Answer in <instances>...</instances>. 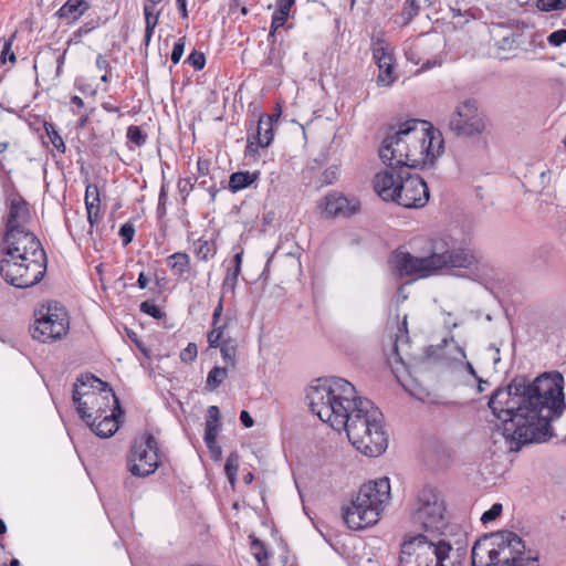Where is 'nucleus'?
<instances>
[{"label":"nucleus","instance_id":"f257e3e1","mask_svg":"<svg viewBox=\"0 0 566 566\" xmlns=\"http://www.w3.org/2000/svg\"><path fill=\"white\" fill-rule=\"evenodd\" d=\"M488 405L502 420L496 433L505 439L510 451L547 442L554 437L551 422L566 408L564 377L559 371L544 373L534 380L516 376L506 387L497 388Z\"/></svg>","mask_w":566,"mask_h":566},{"label":"nucleus","instance_id":"f03ea898","mask_svg":"<svg viewBox=\"0 0 566 566\" xmlns=\"http://www.w3.org/2000/svg\"><path fill=\"white\" fill-rule=\"evenodd\" d=\"M306 398L310 410L334 430H345L357 451L367 457L386 451L382 412L371 400L357 396L352 382L335 376L315 379Z\"/></svg>","mask_w":566,"mask_h":566},{"label":"nucleus","instance_id":"7ed1b4c3","mask_svg":"<svg viewBox=\"0 0 566 566\" xmlns=\"http://www.w3.org/2000/svg\"><path fill=\"white\" fill-rule=\"evenodd\" d=\"M443 140L426 120L407 119L388 127L379 146V157L390 169L422 168L441 154Z\"/></svg>","mask_w":566,"mask_h":566},{"label":"nucleus","instance_id":"20e7f679","mask_svg":"<svg viewBox=\"0 0 566 566\" xmlns=\"http://www.w3.org/2000/svg\"><path fill=\"white\" fill-rule=\"evenodd\" d=\"M72 399L82 420L101 418L116 410L122 411L119 399L108 382L93 374H84L77 378L73 386Z\"/></svg>","mask_w":566,"mask_h":566},{"label":"nucleus","instance_id":"39448f33","mask_svg":"<svg viewBox=\"0 0 566 566\" xmlns=\"http://www.w3.org/2000/svg\"><path fill=\"white\" fill-rule=\"evenodd\" d=\"M390 499L388 478L370 481L360 486L356 499L344 509L343 518L353 530H363L376 524L385 504Z\"/></svg>","mask_w":566,"mask_h":566},{"label":"nucleus","instance_id":"423d86ee","mask_svg":"<svg viewBox=\"0 0 566 566\" xmlns=\"http://www.w3.org/2000/svg\"><path fill=\"white\" fill-rule=\"evenodd\" d=\"M525 553L524 541L503 530L478 539L472 547V566H516Z\"/></svg>","mask_w":566,"mask_h":566},{"label":"nucleus","instance_id":"0eeeda50","mask_svg":"<svg viewBox=\"0 0 566 566\" xmlns=\"http://www.w3.org/2000/svg\"><path fill=\"white\" fill-rule=\"evenodd\" d=\"M453 551L450 542L443 538H429L418 534L406 537L399 557V566H457L465 555V547L457 548V559L447 564Z\"/></svg>","mask_w":566,"mask_h":566},{"label":"nucleus","instance_id":"6e6552de","mask_svg":"<svg viewBox=\"0 0 566 566\" xmlns=\"http://www.w3.org/2000/svg\"><path fill=\"white\" fill-rule=\"evenodd\" d=\"M423 256L431 274L450 268L470 269L476 259L473 252L450 234L431 238Z\"/></svg>","mask_w":566,"mask_h":566},{"label":"nucleus","instance_id":"1a4fd4ad","mask_svg":"<svg viewBox=\"0 0 566 566\" xmlns=\"http://www.w3.org/2000/svg\"><path fill=\"white\" fill-rule=\"evenodd\" d=\"M48 259L28 260L4 255L0 259V274L10 285L18 289L31 287L44 277Z\"/></svg>","mask_w":566,"mask_h":566},{"label":"nucleus","instance_id":"9d476101","mask_svg":"<svg viewBox=\"0 0 566 566\" xmlns=\"http://www.w3.org/2000/svg\"><path fill=\"white\" fill-rule=\"evenodd\" d=\"M413 520L419 523L426 532L442 534L447 526L446 505L440 494L430 488H424L418 495V507Z\"/></svg>","mask_w":566,"mask_h":566},{"label":"nucleus","instance_id":"9b49d317","mask_svg":"<svg viewBox=\"0 0 566 566\" xmlns=\"http://www.w3.org/2000/svg\"><path fill=\"white\" fill-rule=\"evenodd\" d=\"M159 467L158 443L151 433H145L134 440L127 458L128 471L137 478L155 473Z\"/></svg>","mask_w":566,"mask_h":566},{"label":"nucleus","instance_id":"f8f14e48","mask_svg":"<svg viewBox=\"0 0 566 566\" xmlns=\"http://www.w3.org/2000/svg\"><path fill=\"white\" fill-rule=\"evenodd\" d=\"M448 126L457 137L479 136L485 129V115L479 112L476 99L467 98L457 105Z\"/></svg>","mask_w":566,"mask_h":566},{"label":"nucleus","instance_id":"ddd939ff","mask_svg":"<svg viewBox=\"0 0 566 566\" xmlns=\"http://www.w3.org/2000/svg\"><path fill=\"white\" fill-rule=\"evenodd\" d=\"M3 243V255L20 260H28V258L48 259L40 240L29 230L6 232Z\"/></svg>","mask_w":566,"mask_h":566},{"label":"nucleus","instance_id":"4468645a","mask_svg":"<svg viewBox=\"0 0 566 566\" xmlns=\"http://www.w3.org/2000/svg\"><path fill=\"white\" fill-rule=\"evenodd\" d=\"M410 170L405 168L398 175L400 181L396 203L409 209L422 208L429 201V189L423 178Z\"/></svg>","mask_w":566,"mask_h":566},{"label":"nucleus","instance_id":"2eb2a0df","mask_svg":"<svg viewBox=\"0 0 566 566\" xmlns=\"http://www.w3.org/2000/svg\"><path fill=\"white\" fill-rule=\"evenodd\" d=\"M388 268L392 276L397 280L415 275L419 277L431 275L423 256H416L401 247L390 253Z\"/></svg>","mask_w":566,"mask_h":566},{"label":"nucleus","instance_id":"dca6fc26","mask_svg":"<svg viewBox=\"0 0 566 566\" xmlns=\"http://www.w3.org/2000/svg\"><path fill=\"white\" fill-rule=\"evenodd\" d=\"M391 340V349L387 361L391 371L400 381V375L402 373H409V366L412 360V355L409 352L410 342L407 329V317H405L401 325L398 326V332Z\"/></svg>","mask_w":566,"mask_h":566},{"label":"nucleus","instance_id":"f3484780","mask_svg":"<svg viewBox=\"0 0 566 566\" xmlns=\"http://www.w3.org/2000/svg\"><path fill=\"white\" fill-rule=\"evenodd\" d=\"M536 38H501L496 40L489 54L500 60H509L518 56L520 52L536 53L537 46L544 48V41L536 43Z\"/></svg>","mask_w":566,"mask_h":566},{"label":"nucleus","instance_id":"a211bd4d","mask_svg":"<svg viewBox=\"0 0 566 566\" xmlns=\"http://www.w3.org/2000/svg\"><path fill=\"white\" fill-rule=\"evenodd\" d=\"M67 328L69 323L64 315L60 316V314L52 313L49 308L46 314L35 321L32 337L39 342L48 343L60 339L66 334Z\"/></svg>","mask_w":566,"mask_h":566},{"label":"nucleus","instance_id":"6ab92c4d","mask_svg":"<svg viewBox=\"0 0 566 566\" xmlns=\"http://www.w3.org/2000/svg\"><path fill=\"white\" fill-rule=\"evenodd\" d=\"M31 220V212L28 201L20 195L14 193L9 199V213L6 221V232L27 230L25 226Z\"/></svg>","mask_w":566,"mask_h":566},{"label":"nucleus","instance_id":"aec40b11","mask_svg":"<svg viewBox=\"0 0 566 566\" xmlns=\"http://www.w3.org/2000/svg\"><path fill=\"white\" fill-rule=\"evenodd\" d=\"M373 55L378 65L379 74L377 82L379 85L389 86L395 82L392 73L394 55L385 41L380 38L373 45Z\"/></svg>","mask_w":566,"mask_h":566},{"label":"nucleus","instance_id":"412c9836","mask_svg":"<svg viewBox=\"0 0 566 566\" xmlns=\"http://www.w3.org/2000/svg\"><path fill=\"white\" fill-rule=\"evenodd\" d=\"M402 168L387 169L379 171L375 175L373 186L376 193L385 201L396 202L397 196L399 195V181Z\"/></svg>","mask_w":566,"mask_h":566},{"label":"nucleus","instance_id":"4be33fe9","mask_svg":"<svg viewBox=\"0 0 566 566\" xmlns=\"http://www.w3.org/2000/svg\"><path fill=\"white\" fill-rule=\"evenodd\" d=\"M324 212L329 217H350L359 209L356 198H347L342 193H328L325 199Z\"/></svg>","mask_w":566,"mask_h":566},{"label":"nucleus","instance_id":"5701e85b","mask_svg":"<svg viewBox=\"0 0 566 566\" xmlns=\"http://www.w3.org/2000/svg\"><path fill=\"white\" fill-rule=\"evenodd\" d=\"M124 411H112L101 416V418L92 417L90 420H83L99 438L112 437L119 428V418Z\"/></svg>","mask_w":566,"mask_h":566},{"label":"nucleus","instance_id":"b1692460","mask_svg":"<svg viewBox=\"0 0 566 566\" xmlns=\"http://www.w3.org/2000/svg\"><path fill=\"white\" fill-rule=\"evenodd\" d=\"M90 4L86 0H67L56 12L60 20H65L66 23L76 21L85 11H87Z\"/></svg>","mask_w":566,"mask_h":566},{"label":"nucleus","instance_id":"393cba45","mask_svg":"<svg viewBox=\"0 0 566 566\" xmlns=\"http://www.w3.org/2000/svg\"><path fill=\"white\" fill-rule=\"evenodd\" d=\"M280 117V112L276 115H261L258 122L255 139L261 147H268L273 140V120Z\"/></svg>","mask_w":566,"mask_h":566},{"label":"nucleus","instance_id":"a878e982","mask_svg":"<svg viewBox=\"0 0 566 566\" xmlns=\"http://www.w3.org/2000/svg\"><path fill=\"white\" fill-rule=\"evenodd\" d=\"M260 177L259 171H237L230 175L229 189L232 192H238L251 186Z\"/></svg>","mask_w":566,"mask_h":566},{"label":"nucleus","instance_id":"bb28decb","mask_svg":"<svg viewBox=\"0 0 566 566\" xmlns=\"http://www.w3.org/2000/svg\"><path fill=\"white\" fill-rule=\"evenodd\" d=\"M167 264L176 274L182 275L189 270L190 259L187 253L176 252L167 258Z\"/></svg>","mask_w":566,"mask_h":566},{"label":"nucleus","instance_id":"cd10ccee","mask_svg":"<svg viewBox=\"0 0 566 566\" xmlns=\"http://www.w3.org/2000/svg\"><path fill=\"white\" fill-rule=\"evenodd\" d=\"M222 359L227 365L235 367L237 364V342L231 337H227V340H222L220 346Z\"/></svg>","mask_w":566,"mask_h":566},{"label":"nucleus","instance_id":"c85d7f7f","mask_svg":"<svg viewBox=\"0 0 566 566\" xmlns=\"http://www.w3.org/2000/svg\"><path fill=\"white\" fill-rule=\"evenodd\" d=\"M227 377H228L227 367H219V366L213 367L208 373V376H207V381H206L207 388L210 391L216 390L223 382V380Z\"/></svg>","mask_w":566,"mask_h":566},{"label":"nucleus","instance_id":"c756f323","mask_svg":"<svg viewBox=\"0 0 566 566\" xmlns=\"http://www.w3.org/2000/svg\"><path fill=\"white\" fill-rule=\"evenodd\" d=\"M239 460L240 457L237 452H231L229 457L227 458L226 464H224V471L228 478L229 483L234 486L237 481V474L239 470Z\"/></svg>","mask_w":566,"mask_h":566},{"label":"nucleus","instance_id":"7c9ffc66","mask_svg":"<svg viewBox=\"0 0 566 566\" xmlns=\"http://www.w3.org/2000/svg\"><path fill=\"white\" fill-rule=\"evenodd\" d=\"M427 3L428 6L430 4V0H406L405 2V6H403V9H402V12H401V15L403 18V21L405 23H408L413 17H416L420 9H421V3Z\"/></svg>","mask_w":566,"mask_h":566},{"label":"nucleus","instance_id":"2f4dec72","mask_svg":"<svg viewBox=\"0 0 566 566\" xmlns=\"http://www.w3.org/2000/svg\"><path fill=\"white\" fill-rule=\"evenodd\" d=\"M13 38H0V65L6 64L7 61L14 63L17 57L12 51Z\"/></svg>","mask_w":566,"mask_h":566},{"label":"nucleus","instance_id":"473e14b6","mask_svg":"<svg viewBox=\"0 0 566 566\" xmlns=\"http://www.w3.org/2000/svg\"><path fill=\"white\" fill-rule=\"evenodd\" d=\"M144 13L146 21L145 35H151L157 25L159 12L156 11L155 6L150 3L145 6Z\"/></svg>","mask_w":566,"mask_h":566},{"label":"nucleus","instance_id":"72a5a7b5","mask_svg":"<svg viewBox=\"0 0 566 566\" xmlns=\"http://www.w3.org/2000/svg\"><path fill=\"white\" fill-rule=\"evenodd\" d=\"M195 253L198 259L207 261L210 256L216 253L213 243L207 240H198L195 243Z\"/></svg>","mask_w":566,"mask_h":566},{"label":"nucleus","instance_id":"f704fd0d","mask_svg":"<svg viewBox=\"0 0 566 566\" xmlns=\"http://www.w3.org/2000/svg\"><path fill=\"white\" fill-rule=\"evenodd\" d=\"M251 549L253 553V556L259 563V566H266V559H268V551L263 542H261L259 538L251 536Z\"/></svg>","mask_w":566,"mask_h":566},{"label":"nucleus","instance_id":"c9c22d12","mask_svg":"<svg viewBox=\"0 0 566 566\" xmlns=\"http://www.w3.org/2000/svg\"><path fill=\"white\" fill-rule=\"evenodd\" d=\"M44 128H45V132H46V135H48V138L50 139V142L53 144V146L60 151V153H65V144H64V140L63 138L60 136V134L57 133L56 128H55V125L54 124H51V123H45L44 124Z\"/></svg>","mask_w":566,"mask_h":566},{"label":"nucleus","instance_id":"e433bc0d","mask_svg":"<svg viewBox=\"0 0 566 566\" xmlns=\"http://www.w3.org/2000/svg\"><path fill=\"white\" fill-rule=\"evenodd\" d=\"M127 138L130 143L140 147L146 144L147 135L142 130L139 126L132 125L127 129Z\"/></svg>","mask_w":566,"mask_h":566},{"label":"nucleus","instance_id":"4c0bfd02","mask_svg":"<svg viewBox=\"0 0 566 566\" xmlns=\"http://www.w3.org/2000/svg\"><path fill=\"white\" fill-rule=\"evenodd\" d=\"M536 7L545 12L564 10L566 9V0H537Z\"/></svg>","mask_w":566,"mask_h":566},{"label":"nucleus","instance_id":"58836bf2","mask_svg":"<svg viewBox=\"0 0 566 566\" xmlns=\"http://www.w3.org/2000/svg\"><path fill=\"white\" fill-rule=\"evenodd\" d=\"M224 327L226 324L221 326H213V329L208 334V343L210 347H220L222 340H227L223 332Z\"/></svg>","mask_w":566,"mask_h":566},{"label":"nucleus","instance_id":"ea45409f","mask_svg":"<svg viewBox=\"0 0 566 566\" xmlns=\"http://www.w3.org/2000/svg\"><path fill=\"white\" fill-rule=\"evenodd\" d=\"M289 14V12L276 9L272 18L269 35H274V33L286 23Z\"/></svg>","mask_w":566,"mask_h":566},{"label":"nucleus","instance_id":"a19ab883","mask_svg":"<svg viewBox=\"0 0 566 566\" xmlns=\"http://www.w3.org/2000/svg\"><path fill=\"white\" fill-rule=\"evenodd\" d=\"M139 310L142 313L147 314L156 319H160L165 316V313L150 301L142 302L139 305Z\"/></svg>","mask_w":566,"mask_h":566},{"label":"nucleus","instance_id":"79ce46f5","mask_svg":"<svg viewBox=\"0 0 566 566\" xmlns=\"http://www.w3.org/2000/svg\"><path fill=\"white\" fill-rule=\"evenodd\" d=\"M218 432H219L218 423H214V421H206L203 440H205V443L207 447L214 444V441H217Z\"/></svg>","mask_w":566,"mask_h":566},{"label":"nucleus","instance_id":"37998d69","mask_svg":"<svg viewBox=\"0 0 566 566\" xmlns=\"http://www.w3.org/2000/svg\"><path fill=\"white\" fill-rule=\"evenodd\" d=\"M99 202L98 187L94 184H88L85 190V206L87 207L90 203H92V206H99Z\"/></svg>","mask_w":566,"mask_h":566},{"label":"nucleus","instance_id":"c03bdc74","mask_svg":"<svg viewBox=\"0 0 566 566\" xmlns=\"http://www.w3.org/2000/svg\"><path fill=\"white\" fill-rule=\"evenodd\" d=\"M503 506L501 503H494L488 511H485L481 516V522L483 524L491 523L495 521L502 513Z\"/></svg>","mask_w":566,"mask_h":566},{"label":"nucleus","instance_id":"a18cd8bd","mask_svg":"<svg viewBox=\"0 0 566 566\" xmlns=\"http://www.w3.org/2000/svg\"><path fill=\"white\" fill-rule=\"evenodd\" d=\"M239 274L240 272H235V269L233 268L228 270V273L222 283V289L224 292H234Z\"/></svg>","mask_w":566,"mask_h":566},{"label":"nucleus","instance_id":"49530a36","mask_svg":"<svg viewBox=\"0 0 566 566\" xmlns=\"http://www.w3.org/2000/svg\"><path fill=\"white\" fill-rule=\"evenodd\" d=\"M118 234L122 239L123 245L124 247L128 245L134 239V234H135L134 224L132 222L124 223L120 227Z\"/></svg>","mask_w":566,"mask_h":566},{"label":"nucleus","instance_id":"de8ad7c7","mask_svg":"<svg viewBox=\"0 0 566 566\" xmlns=\"http://www.w3.org/2000/svg\"><path fill=\"white\" fill-rule=\"evenodd\" d=\"M188 64H190L196 71H200L206 65V57L205 54L198 51H192L191 54L187 57L186 61Z\"/></svg>","mask_w":566,"mask_h":566},{"label":"nucleus","instance_id":"09e8293b","mask_svg":"<svg viewBox=\"0 0 566 566\" xmlns=\"http://www.w3.org/2000/svg\"><path fill=\"white\" fill-rule=\"evenodd\" d=\"M198 355V348L195 343H189L186 348L180 352V359L184 363H191Z\"/></svg>","mask_w":566,"mask_h":566},{"label":"nucleus","instance_id":"8fccbe9b","mask_svg":"<svg viewBox=\"0 0 566 566\" xmlns=\"http://www.w3.org/2000/svg\"><path fill=\"white\" fill-rule=\"evenodd\" d=\"M184 39L185 38H180L175 44H174V48H172V52H171V62L174 64H177L182 54H184V51H185V42H184Z\"/></svg>","mask_w":566,"mask_h":566},{"label":"nucleus","instance_id":"3c124183","mask_svg":"<svg viewBox=\"0 0 566 566\" xmlns=\"http://www.w3.org/2000/svg\"><path fill=\"white\" fill-rule=\"evenodd\" d=\"M86 211L87 220L90 222L91 229H93V227L98 222L99 206H92V203H90L86 207ZM90 232H92V230H90Z\"/></svg>","mask_w":566,"mask_h":566},{"label":"nucleus","instance_id":"603ef678","mask_svg":"<svg viewBox=\"0 0 566 566\" xmlns=\"http://www.w3.org/2000/svg\"><path fill=\"white\" fill-rule=\"evenodd\" d=\"M338 169L337 167H331L326 169L322 175V181L325 185H331L337 179Z\"/></svg>","mask_w":566,"mask_h":566},{"label":"nucleus","instance_id":"864d4df0","mask_svg":"<svg viewBox=\"0 0 566 566\" xmlns=\"http://www.w3.org/2000/svg\"><path fill=\"white\" fill-rule=\"evenodd\" d=\"M72 43L71 40L67 41V46H70ZM67 49H64L63 52L61 54L57 55L56 57V71H55V74L56 76H60L61 73H62V67H63V64H64V60H65V55H66V52H67Z\"/></svg>","mask_w":566,"mask_h":566},{"label":"nucleus","instance_id":"5fc2aeb1","mask_svg":"<svg viewBox=\"0 0 566 566\" xmlns=\"http://www.w3.org/2000/svg\"><path fill=\"white\" fill-rule=\"evenodd\" d=\"M261 147L260 145H258V142L254 143V142H251L250 138H248V145H247V149H245V157H253L255 158L256 155H258V148Z\"/></svg>","mask_w":566,"mask_h":566},{"label":"nucleus","instance_id":"6e6d98bb","mask_svg":"<svg viewBox=\"0 0 566 566\" xmlns=\"http://www.w3.org/2000/svg\"><path fill=\"white\" fill-rule=\"evenodd\" d=\"M240 421L245 428H251L254 424L252 416L247 410L241 411Z\"/></svg>","mask_w":566,"mask_h":566},{"label":"nucleus","instance_id":"4d7b16f0","mask_svg":"<svg viewBox=\"0 0 566 566\" xmlns=\"http://www.w3.org/2000/svg\"><path fill=\"white\" fill-rule=\"evenodd\" d=\"M219 408L217 406H210L208 408V419L207 421H214V423H218L219 420Z\"/></svg>","mask_w":566,"mask_h":566},{"label":"nucleus","instance_id":"13d9d810","mask_svg":"<svg viewBox=\"0 0 566 566\" xmlns=\"http://www.w3.org/2000/svg\"><path fill=\"white\" fill-rule=\"evenodd\" d=\"M295 3V0H277L276 8L277 10H283L290 13L292 6Z\"/></svg>","mask_w":566,"mask_h":566},{"label":"nucleus","instance_id":"bf43d9fd","mask_svg":"<svg viewBox=\"0 0 566 566\" xmlns=\"http://www.w3.org/2000/svg\"><path fill=\"white\" fill-rule=\"evenodd\" d=\"M208 450L211 453V458L214 461H218L221 458V447L214 441V444H211L210 447H207Z\"/></svg>","mask_w":566,"mask_h":566},{"label":"nucleus","instance_id":"052dcab7","mask_svg":"<svg viewBox=\"0 0 566 566\" xmlns=\"http://www.w3.org/2000/svg\"><path fill=\"white\" fill-rule=\"evenodd\" d=\"M166 198H167V196H166L165 189L161 188V191L159 193L158 208H157V212L160 216L164 214L166 211V208H165Z\"/></svg>","mask_w":566,"mask_h":566},{"label":"nucleus","instance_id":"680f3d73","mask_svg":"<svg viewBox=\"0 0 566 566\" xmlns=\"http://www.w3.org/2000/svg\"><path fill=\"white\" fill-rule=\"evenodd\" d=\"M209 161L206 160V159H199L198 163H197V167H198V172L201 175V176H206L208 175L209 172Z\"/></svg>","mask_w":566,"mask_h":566},{"label":"nucleus","instance_id":"e2e57ef3","mask_svg":"<svg viewBox=\"0 0 566 566\" xmlns=\"http://www.w3.org/2000/svg\"><path fill=\"white\" fill-rule=\"evenodd\" d=\"M96 67L98 70H105V71H107L109 69L108 61L102 54H98L96 57Z\"/></svg>","mask_w":566,"mask_h":566},{"label":"nucleus","instance_id":"0e129e2a","mask_svg":"<svg viewBox=\"0 0 566 566\" xmlns=\"http://www.w3.org/2000/svg\"><path fill=\"white\" fill-rule=\"evenodd\" d=\"M222 311H223L222 300H220L219 304L217 305V307L213 311V315H212V325L213 326L217 325V323L222 314Z\"/></svg>","mask_w":566,"mask_h":566},{"label":"nucleus","instance_id":"69168bd1","mask_svg":"<svg viewBox=\"0 0 566 566\" xmlns=\"http://www.w3.org/2000/svg\"><path fill=\"white\" fill-rule=\"evenodd\" d=\"M233 269H235V272H241V263H242V253H235L233 258Z\"/></svg>","mask_w":566,"mask_h":566},{"label":"nucleus","instance_id":"338daca9","mask_svg":"<svg viewBox=\"0 0 566 566\" xmlns=\"http://www.w3.org/2000/svg\"><path fill=\"white\" fill-rule=\"evenodd\" d=\"M137 284L140 289H146L148 285V279L144 272H140L137 279Z\"/></svg>","mask_w":566,"mask_h":566},{"label":"nucleus","instance_id":"774afa93","mask_svg":"<svg viewBox=\"0 0 566 566\" xmlns=\"http://www.w3.org/2000/svg\"><path fill=\"white\" fill-rule=\"evenodd\" d=\"M547 41L553 46H559L563 43H566V38H547Z\"/></svg>","mask_w":566,"mask_h":566}]
</instances>
